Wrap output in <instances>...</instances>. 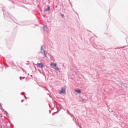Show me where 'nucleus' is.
<instances>
[{
	"label": "nucleus",
	"instance_id": "nucleus-5",
	"mask_svg": "<svg viewBox=\"0 0 128 128\" xmlns=\"http://www.w3.org/2000/svg\"><path fill=\"white\" fill-rule=\"evenodd\" d=\"M74 92H77V94H80V92H82V91H80V90H75Z\"/></svg>",
	"mask_w": 128,
	"mask_h": 128
},
{
	"label": "nucleus",
	"instance_id": "nucleus-6",
	"mask_svg": "<svg viewBox=\"0 0 128 128\" xmlns=\"http://www.w3.org/2000/svg\"><path fill=\"white\" fill-rule=\"evenodd\" d=\"M56 70H60V68H58L56 66V67H54Z\"/></svg>",
	"mask_w": 128,
	"mask_h": 128
},
{
	"label": "nucleus",
	"instance_id": "nucleus-3",
	"mask_svg": "<svg viewBox=\"0 0 128 128\" xmlns=\"http://www.w3.org/2000/svg\"><path fill=\"white\" fill-rule=\"evenodd\" d=\"M60 92V94H66V88H62Z\"/></svg>",
	"mask_w": 128,
	"mask_h": 128
},
{
	"label": "nucleus",
	"instance_id": "nucleus-8",
	"mask_svg": "<svg viewBox=\"0 0 128 128\" xmlns=\"http://www.w3.org/2000/svg\"><path fill=\"white\" fill-rule=\"evenodd\" d=\"M61 16H62V18H64V15L62 14Z\"/></svg>",
	"mask_w": 128,
	"mask_h": 128
},
{
	"label": "nucleus",
	"instance_id": "nucleus-1",
	"mask_svg": "<svg viewBox=\"0 0 128 128\" xmlns=\"http://www.w3.org/2000/svg\"><path fill=\"white\" fill-rule=\"evenodd\" d=\"M40 54L42 56V57L43 58H46V52H44V50L43 49H42Z\"/></svg>",
	"mask_w": 128,
	"mask_h": 128
},
{
	"label": "nucleus",
	"instance_id": "nucleus-4",
	"mask_svg": "<svg viewBox=\"0 0 128 128\" xmlns=\"http://www.w3.org/2000/svg\"><path fill=\"white\" fill-rule=\"evenodd\" d=\"M50 66H54V68H56V64L51 63Z\"/></svg>",
	"mask_w": 128,
	"mask_h": 128
},
{
	"label": "nucleus",
	"instance_id": "nucleus-7",
	"mask_svg": "<svg viewBox=\"0 0 128 128\" xmlns=\"http://www.w3.org/2000/svg\"><path fill=\"white\" fill-rule=\"evenodd\" d=\"M50 7H48V9L44 10V12H46V10H50Z\"/></svg>",
	"mask_w": 128,
	"mask_h": 128
},
{
	"label": "nucleus",
	"instance_id": "nucleus-2",
	"mask_svg": "<svg viewBox=\"0 0 128 128\" xmlns=\"http://www.w3.org/2000/svg\"><path fill=\"white\" fill-rule=\"evenodd\" d=\"M36 66L38 68H44V63L37 64Z\"/></svg>",
	"mask_w": 128,
	"mask_h": 128
}]
</instances>
